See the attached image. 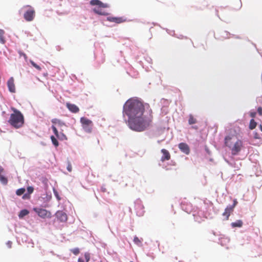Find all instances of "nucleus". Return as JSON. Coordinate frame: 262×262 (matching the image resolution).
<instances>
[{
  "instance_id": "obj_1",
  "label": "nucleus",
  "mask_w": 262,
  "mask_h": 262,
  "mask_svg": "<svg viewBox=\"0 0 262 262\" xmlns=\"http://www.w3.org/2000/svg\"><path fill=\"white\" fill-rule=\"evenodd\" d=\"M122 114L128 127L135 132L146 130L152 122V111L149 104L137 97L130 98L125 102Z\"/></svg>"
},
{
  "instance_id": "obj_2",
  "label": "nucleus",
  "mask_w": 262,
  "mask_h": 262,
  "mask_svg": "<svg viewBox=\"0 0 262 262\" xmlns=\"http://www.w3.org/2000/svg\"><path fill=\"white\" fill-rule=\"evenodd\" d=\"M13 113L11 114L8 122L13 127L19 128L24 123V117L23 114L18 110L13 108Z\"/></svg>"
},
{
  "instance_id": "obj_3",
  "label": "nucleus",
  "mask_w": 262,
  "mask_h": 262,
  "mask_svg": "<svg viewBox=\"0 0 262 262\" xmlns=\"http://www.w3.org/2000/svg\"><path fill=\"white\" fill-rule=\"evenodd\" d=\"M90 4L94 6L93 11L100 15L107 16L109 14L104 9L109 8L110 5L106 3H103L99 0H91Z\"/></svg>"
},
{
  "instance_id": "obj_4",
  "label": "nucleus",
  "mask_w": 262,
  "mask_h": 262,
  "mask_svg": "<svg viewBox=\"0 0 262 262\" xmlns=\"http://www.w3.org/2000/svg\"><path fill=\"white\" fill-rule=\"evenodd\" d=\"M21 11H24V17L28 21H32L35 16V11L31 6L27 5L21 9Z\"/></svg>"
},
{
  "instance_id": "obj_5",
  "label": "nucleus",
  "mask_w": 262,
  "mask_h": 262,
  "mask_svg": "<svg viewBox=\"0 0 262 262\" xmlns=\"http://www.w3.org/2000/svg\"><path fill=\"white\" fill-rule=\"evenodd\" d=\"M80 122L81 123L83 128L85 132L90 133L92 132V121L91 120L84 117H82L80 118Z\"/></svg>"
},
{
  "instance_id": "obj_6",
  "label": "nucleus",
  "mask_w": 262,
  "mask_h": 262,
  "mask_svg": "<svg viewBox=\"0 0 262 262\" xmlns=\"http://www.w3.org/2000/svg\"><path fill=\"white\" fill-rule=\"evenodd\" d=\"M135 209L136 211L137 215L141 216L144 213V207L140 199H137L134 202Z\"/></svg>"
},
{
  "instance_id": "obj_7",
  "label": "nucleus",
  "mask_w": 262,
  "mask_h": 262,
  "mask_svg": "<svg viewBox=\"0 0 262 262\" xmlns=\"http://www.w3.org/2000/svg\"><path fill=\"white\" fill-rule=\"evenodd\" d=\"M243 146V142L241 140L237 139L235 143L231 146L229 148L231 150V153L233 155H237L241 151V148Z\"/></svg>"
},
{
  "instance_id": "obj_8",
  "label": "nucleus",
  "mask_w": 262,
  "mask_h": 262,
  "mask_svg": "<svg viewBox=\"0 0 262 262\" xmlns=\"http://www.w3.org/2000/svg\"><path fill=\"white\" fill-rule=\"evenodd\" d=\"M181 208L187 213H192L193 211H194V208L192 207L191 204L186 200H184L181 202Z\"/></svg>"
},
{
  "instance_id": "obj_9",
  "label": "nucleus",
  "mask_w": 262,
  "mask_h": 262,
  "mask_svg": "<svg viewBox=\"0 0 262 262\" xmlns=\"http://www.w3.org/2000/svg\"><path fill=\"white\" fill-rule=\"evenodd\" d=\"M237 201L236 199L233 200V204L228 205L225 209V211L223 213V215L226 216V219H228L230 213L233 211L234 208L237 204Z\"/></svg>"
},
{
  "instance_id": "obj_10",
  "label": "nucleus",
  "mask_w": 262,
  "mask_h": 262,
  "mask_svg": "<svg viewBox=\"0 0 262 262\" xmlns=\"http://www.w3.org/2000/svg\"><path fill=\"white\" fill-rule=\"evenodd\" d=\"M237 140V138L235 135H227L225 138V144L226 146L230 148L235 143Z\"/></svg>"
},
{
  "instance_id": "obj_11",
  "label": "nucleus",
  "mask_w": 262,
  "mask_h": 262,
  "mask_svg": "<svg viewBox=\"0 0 262 262\" xmlns=\"http://www.w3.org/2000/svg\"><path fill=\"white\" fill-rule=\"evenodd\" d=\"M106 20L115 23L116 24H121L123 22H125L126 21V18L124 16L121 17H113V16H108L106 18Z\"/></svg>"
},
{
  "instance_id": "obj_12",
  "label": "nucleus",
  "mask_w": 262,
  "mask_h": 262,
  "mask_svg": "<svg viewBox=\"0 0 262 262\" xmlns=\"http://www.w3.org/2000/svg\"><path fill=\"white\" fill-rule=\"evenodd\" d=\"M33 210L41 218L45 219L47 216L48 211L45 209L39 207H34Z\"/></svg>"
},
{
  "instance_id": "obj_13",
  "label": "nucleus",
  "mask_w": 262,
  "mask_h": 262,
  "mask_svg": "<svg viewBox=\"0 0 262 262\" xmlns=\"http://www.w3.org/2000/svg\"><path fill=\"white\" fill-rule=\"evenodd\" d=\"M178 147L180 150L186 155H189L190 153V148L187 144L184 142L180 143L178 144Z\"/></svg>"
},
{
  "instance_id": "obj_14",
  "label": "nucleus",
  "mask_w": 262,
  "mask_h": 262,
  "mask_svg": "<svg viewBox=\"0 0 262 262\" xmlns=\"http://www.w3.org/2000/svg\"><path fill=\"white\" fill-rule=\"evenodd\" d=\"M56 217L60 222H65L67 220V214L62 211H58L55 214Z\"/></svg>"
},
{
  "instance_id": "obj_15",
  "label": "nucleus",
  "mask_w": 262,
  "mask_h": 262,
  "mask_svg": "<svg viewBox=\"0 0 262 262\" xmlns=\"http://www.w3.org/2000/svg\"><path fill=\"white\" fill-rule=\"evenodd\" d=\"M13 77H10L7 81V84L8 90L10 92L14 93H15V86L14 82Z\"/></svg>"
},
{
  "instance_id": "obj_16",
  "label": "nucleus",
  "mask_w": 262,
  "mask_h": 262,
  "mask_svg": "<svg viewBox=\"0 0 262 262\" xmlns=\"http://www.w3.org/2000/svg\"><path fill=\"white\" fill-rule=\"evenodd\" d=\"M161 152L162 154V156L161 158V161L164 162L166 160H168L170 158V155L169 151L165 149H162Z\"/></svg>"
},
{
  "instance_id": "obj_17",
  "label": "nucleus",
  "mask_w": 262,
  "mask_h": 262,
  "mask_svg": "<svg viewBox=\"0 0 262 262\" xmlns=\"http://www.w3.org/2000/svg\"><path fill=\"white\" fill-rule=\"evenodd\" d=\"M67 106L69 111L73 113H76L79 111L78 107L74 104L67 103Z\"/></svg>"
},
{
  "instance_id": "obj_18",
  "label": "nucleus",
  "mask_w": 262,
  "mask_h": 262,
  "mask_svg": "<svg viewBox=\"0 0 262 262\" xmlns=\"http://www.w3.org/2000/svg\"><path fill=\"white\" fill-rule=\"evenodd\" d=\"M51 122L53 123V125H54L55 126L57 125L58 127H61L63 126H66L65 123L61 120L57 118L52 119L51 120Z\"/></svg>"
},
{
  "instance_id": "obj_19",
  "label": "nucleus",
  "mask_w": 262,
  "mask_h": 262,
  "mask_svg": "<svg viewBox=\"0 0 262 262\" xmlns=\"http://www.w3.org/2000/svg\"><path fill=\"white\" fill-rule=\"evenodd\" d=\"M224 35L222 36L223 37H224L225 38H230V36H232V37H234V38H236V39H241V37L239 35H234L233 34H231L230 33V32L227 31H225L224 32Z\"/></svg>"
},
{
  "instance_id": "obj_20",
  "label": "nucleus",
  "mask_w": 262,
  "mask_h": 262,
  "mask_svg": "<svg viewBox=\"0 0 262 262\" xmlns=\"http://www.w3.org/2000/svg\"><path fill=\"white\" fill-rule=\"evenodd\" d=\"M230 239L228 237H221L219 239L218 243L222 246H226L229 243Z\"/></svg>"
},
{
  "instance_id": "obj_21",
  "label": "nucleus",
  "mask_w": 262,
  "mask_h": 262,
  "mask_svg": "<svg viewBox=\"0 0 262 262\" xmlns=\"http://www.w3.org/2000/svg\"><path fill=\"white\" fill-rule=\"evenodd\" d=\"M192 215L194 217V221L198 223H200L204 221V219L201 216H199V214H197L196 210H194V211H193Z\"/></svg>"
},
{
  "instance_id": "obj_22",
  "label": "nucleus",
  "mask_w": 262,
  "mask_h": 262,
  "mask_svg": "<svg viewBox=\"0 0 262 262\" xmlns=\"http://www.w3.org/2000/svg\"><path fill=\"white\" fill-rule=\"evenodd\" d=\"M195 210H196L197 214H199V216H201L203 219H206L208 217V216L207 215V213H205L203 210L199 209L198 208H196Z\"/></svg>"
},
{
  "instance_id": "obj_23",
  "label": "nucleus",
  "mask_w": 262,
  "mask_h": 262,
  "mask_svg": "<svg viewBox=\"0 0 262 262\" xmlns=\"http://www.w3.org/2000/svg\"><path fill=\"white\" fill-rule=\"evenodd\" d=\"M243 222L242 220H237L235 222L231 223V225L233 228L234 227H241L243 225Z\"/></svg>"
},
{
  "instance_id": "obj_24",
  "label": "nucleus",
  "mask_w": 262,
  "mask_h": 262,
  "mask_svg": "<svg viewBox=\"0 0 262 262\" xmlns=\"http://www.w3.org/2000/svg\"><path fill=\"white\" fill-rule=\"evenodd\" d=\"M29 211L26 209L21 210L18 214V216L20 219L23 218L24 216L28 215L29 214Z\"/></svg>"
},
{
  "instance_id": "obj_25",
  "label": "nucleus",
  "mask_w": 262,
  "mask_h": 262,
  "mask_svg": "<svg viewBox=\"0 0 262 262\" xmlns=\"http://www.w3.org/2000/svg\"><path fill=\"white\" fill-rule=\"evenodd\" d=\"M4 34L5 31L2 29H0V43L2 44H5L6 42V40L4 36Z\"/></svg>"
},
{
  "instance_id": "obj_26",
  "label": "nucleus",
  "mask_w": 262,
  "mask_h": 262,
  "mask_svg": "<svg viewBox=\"0 0 262 262\" xmlns=\"http://www.w3.org/2000/svg\"><path fill=\"white\" fill-rule=\"evenodd\" d=\"M50 138L53 145L56 147H57L59 145V143L57 140V138L54 136L53 135H52Z\"/></svg>"
},
{
  "instance_id": "obj_27",
  "label": "nucleus",
  "mask_w": 262,
  "mask_h": 262,
  "mask_svg": "<svg viewBox=\"0 0 262 262\" xmlns=\"http://www.w3.org/2000/svg\"><path fill=\"white\" fill-rule=\"evenodd\" d=\"M196 123V120L195 119L193 116L190 114L189 116L188 119V123L190 125H192Z\"/></svg>"
},
{
  "instance_id": "obj_28",
  "label": "nucleus",
  "mask_w": 262,
  "mask_h": 262,
  "mask_svg": "<svg viewBox=\"0 0 262 262\" xmlns=\"http://www.w3.org/2000/svg\"><path fill=\"white\" fill-rule=\"evenodd\" d=\"M63 130H61L60 133L59 135L57 137V139L61 141H64L67 140V138L66 136L63 133Z\"/></svg>"
},
{
  "instance_id": "obj_29",
  "label": "nucleus",
  "mask_w": 262,
  "mask_h": 262,
  "mask_svg": "<svg viewBox=\"0 0 262 262\" xmlns=\"http://www.w3.org/2000/svg\"><path fill=\"white\" fill-rule=\"evenodd\" d=\"M257 125V123L253 119H251L249 124V128L251 129H253L255 128Z\"/></svg>"
},
{
  "instance_id": "obj_30",
  "label": "nucleus",
  "mask_w": 262,
  "mask_h": 262,
  "mask_svg": "<svg viewBox=\"0 0 262 262\" xmlns=\"http://www.w3.org/2000/svg\"><path fill=\"white\" fill-rule=\"evenodd\" d=\"M0 181L3 184L6 185L8 183V179L5 176L1 174H0Z\"/></svg>"
},
{
  "instance_id": "obj_31",
  "label": "nucleus",
  "mask_w": 262,
  "mask_h": 262,
  "mask_svg": "<svg viewBox=\"0 0 262 262\" xmlns=\"http://www.w3.org/2000/svg\"><path fill=\"white\" fill-rule=\"evenodd\" d=\"M53 191L54 195L56 197V199L58 201L61 200V197L59 195L58 191L54 187L53 188Z\"/></svg>"
},
{
  "instance_id": "obj_32",
  "label": "nucleus",
  "mask_w": 262,
  "mask_h": 262,
  "mask_svg": "<svg viewBox=\"0 0 262 262\" xmlns=\"http://www.w3.org/2000/svg\"><path fill=\"white\" fill-rule=\"evenodd\" d=\"M26 189L25 188H20L16 190V194L18 196H20L23 195Z\"/></svg>"
},
{
  "instance_id": "obj_33",
  "label": "nucleus",
  "mask_w": 262,
  "mask_h": 262,
  "mask_svg": "<svg viewBox=\"0 0 262 262\" xmlns=\"http://www.w3.org/2000/svg\"><path fill=\"white\" fill-rule=\"evenodd\" d=\"M30 63L31 64V65H32L33 67H34L35 68H36L37 70H38V71H40V70H41V67H40L39 66L37 65V64L35 62H34L33 60H30Z\"/></svg>"
},
{
  "instance_id": "obj_34",
  "label": "nucleus",
  "mask_w": 262,
  "mask_h": 262,
  "mask_svg": "<svg viewBox=\"0 0 262 262\" xmlns=\"http://www.w3.org/2000/svg\"><path fill=\"white\" fill-rule=\"evenodd\" d=\"M253 137L256 139H260L262 138V134H259L256 132H253Z\"/></svg>"
},
{
  "instance_id": "obj_35",
  "label": "nucleus",
  "mask_w": 262,
  "mask_h": 262,
  "mask_svg": "<svg viewBox=\"0 0 262 262\" xmlns=\"http://www.w3.org/2000/svg\"><path fill=\"white\" fill-rule=\"evenodd\" d=\"M71 251L75 255H78L80 252L79 249L78 248L72 249H71Z\"/></svg>"
},
{
  "instance_id": "obj_36",
  "label": "nucleus",
  "mask_w": 262,
  "mask_h": 262,
  "mask_svg": "<svg viewBox=\"0 0 262 262\" xmlns=\"http://www.w3.org/2000/svg\"><path fill=\"white\" fill-rule=\"evenodd\" d=\"M235 2L237 4V6L235 9L238 10L242 6V2L241 0H235Z\"/></svg>"
},
{
  "instance_id": "obj_37",
  "label": "nucleus",
  "mask_w": 262,
  "mask_h": 262,
  "mask_svg": "<svg viewBox=\"0 0 262 262\" xmlns=\"http://www.w3.org/2000/svg\"><path fill=\"white\" fill-rule=\"evenodd\" d=\"M84 259L85 262H89L90 259V254L88 252H86L84 254Z\"/></svg>"
},
{
  "instance_id": "obj_38",
  "label": "nucleus",
  "mask_w": 262,
  "mask_h": 262,
  "mask_svg": "<svg viewBox=\"0 0 262 262\" xmlns=\"http://www.w3.org/2000/svg\"><path fill=\"white\" fill-rule=\"evenodd\" d=\"M134 242L135 243V244H137V245H139L141 243L140 240L139 239V238L137 236H135L134 237Z\"/></svg>"
},
{
  "instance_id": "obj_39",
  "label": "nucleus",
  "mask_w": 262,
  "mask_h": 262,
  "mask_svg": "<svg viewBox=\"0 0 262 262\" xmlns=\"http://www.w3.org/2000/svg\"><path fill=\"white\" fill-rule=\"evenodd\" d=\"M27 193L31 194L33 192L34 188L32 186H28L27 188Z\"/></svg>"
},
{
  "instance_id": "obj_40",
  "label": "nucleus",
  "mask_w": 262,
  "mask_h": 262,
  "mask_svg": "<svg viewBox=\"0 0 262 262\" xmlns=\"http://www.w3.org/2000/svg\"><path fill=\"white\" fill-rule=\"evenodd\" d=\"M30 198V194H29L28 193H24L23 194V195L22 196V199H24V200H27V199H29Z\"/></svg>"
},
{
  "instance_id": "obj_41",
  "label": "nucleus",
  "mask_w": 262,
  "mask_h": 262,
  "mask_svg": "<svg viewBox=\"0 0 262 262\" xmlns=\"http://www.w3.org/2000/svg\"><path fill=\"white\" fill-rule=\"evenodd\" d=\"M257 113L258 114L260 115V116H261L262 115V107L261 106H259L258 108H257Z\"/></svg>"
},
{
  "instance_id": "obj_42",
  "label": "nucleus",
  "mask_w": 262,
  "mask_h": 262,
  "mask_svg": "<svg viewBox=\"0 0 262 262\" xmlns=\"http://www.w3.org/2000/svg\"><path fill=\"white\" fill-rule=\"evenodd\" d=\"M256 115V113L255 111H251L250 112V115L251 117L254 118L255 117Z\"/></svg>"
},
{
  "instance_id": "obj_43",
  "label": "nucleus",
  "mask_w": 262,
  "mask_h": 262,
  "mask_svg": "<svg viewBox=\"0 0 262 262\" xmlns=\"http://www.w3.org/2000/svg\"><path fill=\"white\" fill-rule=\"evenodd\" d=\"M166 31L170 35L174 36V31H171V30H169L168 29H166Z\"/></svg>"
},
{
  "instance_id": "obj_44",
  "label": "nucleus",
  "mask_w": 262,
  "mask_h": 262,
  "mask_svg": "<svg viewBox=\"0 0 262 262\" xmlns=\"http://www.w3.org/2000/svg\"><path fill=\"white\" fill-rule=\"evenodd\" d=\"M51 128L52 129L53 133H55V132L58 131L56 127L54 125H52L51 126Z\"/></svg>"
},
{
  "instance_id": "obj_45",
  "label": "nucleus",
  "mask_w": 262,
  "mask_h": 262,
  "mask_svg": "<svg viewBox=\"0 0 262 262\" xmlns=\"http://www.w3.org/2000/svg\"><path fill=\"white\" fill-rule=\"evenodd\" d=\"M67 169L70 172L72 171V166L70 163H69Z\"/></svg>"
},
{
  "instance_id": "obj_46",
  "label": "nucleus",
  "mask_w": 262,
  "mask_h": 262,
  "mask_svg": "<svg viewBox=\"0 0 262 262\" xmlns=\"http://www.w3.org/2000/svg\"><path fill=\"white\" fill-rule=\"evenodd\" d=\"M12 244V242L11 241H9L7 242L6 245L9 248H11Z\"/></svg>"
},
{
  "instance_id": "obj_47",
  "label": "nucleus",
  "mask_w": 262,
  "mask_h": 262,
  "mask_svg": "<svg viewBox=\"0 0 262 262\" xmlns=\"http://www.w3.org/2000/svg\"><path fill=\"white\" fill-rule=\"evenodd\" d=\"M100 189H101V191H102V192H105V191H106V188H105V186H102L101 187Z\"/></svg>"
},
{
  "instance_id": "obj_48",
  "label": "nucleus",
  "mask_w": 262,
  "mask_h": 262,
  "mask_svg": "<svg viewBox=\"0 0 262 262\" xmlns=\"http://www.w3.org/2000/svg\"><path fill=\"white\" fill-rule=\"evenodd\" d=\"M19 55L20 56H24L25 58H26L27 57V56H26V54H25L24 53H23L21 52H19Z\"/></svg>"
},
{
  "instance_id": "obj_49",
  "label": "nucleus",
  "mask_w": 262,
  "mask_h": 262,
  "mask_svg": "<svg viewBox=\"0 0 262 262\" xmlns=\"http://www.w3.org/2000/svg\"><path fill=\"white\" fill-rule=\"evenodd\" d=\"M78 262H84V260L81 257H79L78 259Z\"/></svg>"
},
{
  "instance_id": "obj_50",
  "label": "nucleus",
  "mask_w": 262,
  "mask_h": 262,
  "mask_svg": "<svg viewBox=\"0 0 262 262\" xmlns=\"http://www.w3.org/2000/svg\"><path fill=\"white\" fill-rule=\"evenodd\" d=\"M146 60L148 63H150L152 60L150 57H147Z\"/></svg>"
},
{
  "instance_id": "obj_51",
  "label": "nucleus",
  "mask_w": 262,
  "mask_h": 262,
  "mask_svg": "<svg viewBox=\"0 0 262 262\" xmlns=\"http://www.w3.org/2000/svg\"><path fill=\"white\" fill-rule=\"evenodd\" d=\"M59 133L58 131L55 132L54 133V134L55 135V136H56V138H57L58 136L59 135Z\"/></svg>"
},
{
  "instance_id": "obj_52",
  "label": "nucleus",
  "mask_w": 262,
  "mask_h": 262,
  "mask_svg": "<svg viewBox=\"0 0 262 262\" xmlns=\"http://www.w3.org/2000/svg\"><path fill=\"white\" fill-rule=\"evenodd\" d=\"M3 171L4 168L1 166H0V174H1Z\"/></svg>"
},
{
  "instance_id": "obj_53",
  "label": "nucleus",
  "mask_w": 262,
  "mask_h": 262,
  "mask_svg": "<svg viewBox=\"0 0 262 262\" xmlns=\"http://www.w3.org/2000/svg\"><path fill=\"white\" fill-rule=\"evenodd\" d=\"M46 198H47V200H50V199L51 198V195H48L47 194L46 195Z\"/></svg>"
},
{
  "instance_id": "obj_54",
  "label": "nucleus",
  "mask_w": 262,
  "mask_h": 262,
  "mask_svg": "<svg viewBox=\"0 0 262 262\" xmlns=\"http://www.w3.org/2000/svg\"><path fill=\"white\" fill-rule=\"evenodd\" d=\"M177 37H178V38L183 39L184 37L182 35H180L179 36H177Z\"/></svg>"
},
{
  "instance_id": "obj_55",
  "label": "nucleus",
  "mask_w": 262,
  "mask_h": 262,
  "mask_svg": "<svg viewBox=\"0 0 262 262\" xmlns=\"http://www.w3.org/2000/svg\"><path fill=\"white\" fill-rule=\"evenodd\" d=\"M205 150H206V151L207 153H208L209 154H210V151H209V149H208L207 147H206V148H205Z\"/></svg>"
},
{
  "instance_id": "obj_56",
  "label": "nucleus",
  "mask_w": 262,
  "mask_h": 262,
  "mask_svg": "<svg viewBox=\"0 0 262 262\" xmlns=\"http://www.w3.org/2000/svg\"><path fill=\"white\" fill-rule=\"evenodd\" d=\"M259 128L260 130L262 132V125L261 124H260L259 125Z\"/></svg>"
},
{
  "instance_id": "obj_57",
  "label": "nucleus",
  "mask_w": 262,
  "mask_h": 262,
  "mask_svg": "<svg viewBox=\"0 0 262 262\" xmlns=\"http://www.w3.org/2000/svg\"><path fill=\"white\" fill-rule=\"evenodd\" d=\"M104 61V58L102 56L101 58V63H103Z\"/></svg>"
},
{
  "instance_id": "obj_58",
  "label": "nucleus",
  "mask_w": 262,
  "mask_h": 262,
  "mask_svg": "<svg viewBox=\"0 0 262 262\" xmlns=\"http://www.w3.org/2000/svg\"><path fill=\"white\" fill-rule=\"evenodd\" d=\"M192 128L196 129L198 128V127L196 126H192Z\"/></svg>"
},
{
  "instance_id": "obj_59",
  "label": "nucleus",
  "mask_w": 262,
  "mask_h": 262,
  "mask_svg": "<svg viewBox=\"0 0 262 262\" xmlns=\"http://www.w3.org/2000/svg\"><path fill=\"white\" fill-rule=\"evenodd\" d=\"M216 15H217L218 17H219V15H218V11H217V10H216Z\"/></svg>"
},
{
  "instance_id": "obj_60",
  "label": "nucleus",
  "mask_w": 262,
  "mask_h": 262,
  "mask_svg": "<svg viewBox=\"0 0 262 262\" xmlns=\"http://www.w3.org/2000/svg\"><path fill=\"white\" fill-rule=\"evenodd\" d=\"M32 245H34L33 243H32ZM32 247H33V245L32 246Z\"/></svg>"
},
{
  "instance_id": "obj_61",
  "label": "nucleus",
  "mask_w": 262,
  "mask_h": 262,
  "mask_svg": "<svg viewBox=\"0 0 262 262\" xmlns=\"http://www.w3.org/2000/svg\"><path fill=\"white\" fill-rule=\"evenodd\" d=\"M130 262H134V261H130Z\"/></svg>"
},
{
  "instance_id": "obj_62",
  "label": "nucleus",
  "mask_w": 262,
  "mask_h": 262,
  "mask_svg": "<svg viewBox=\"0 0 262 262\" xmlns=\"http://www.w3.org/2000/svg\"><path fill=\"white\" fill-rule=\"evenodd\" d=\"M100 262H102V261H100Z\"/></svg>"
}]
</instances>
